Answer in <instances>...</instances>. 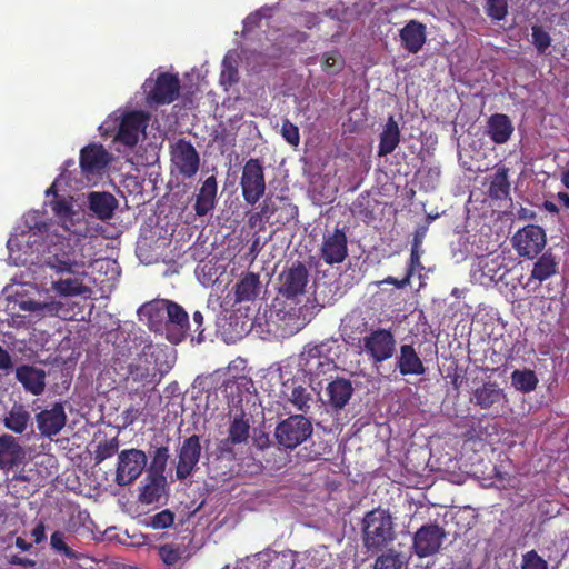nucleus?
I'll list each match as a JSON object with an SVG mask.
<instances>
[{
  "instance_id": "obj_1",
  "label": "nucleus",
  "mask_w": 569,
  "mask_h": 569,
  "mask_svg": "<svg viewBox=\"0 0 569 569\" xmlns=\"http://www.w3.org/2000/svg\"><path fill=\"white\" fill-rule=\"evenodd\" d=\"M396 539L392 517L381 508L366 512L362 519V541L368 551L381 550Z\"/></svg>"
},
{
  "instance_id": "obj_2",
  "label": "nucleus",
  "mask_w": 569,
  "mask_h": 569,
  "mask_svg": "<svg viewBox=\"0 0 569 569\" xmlns=\"http://www.w3.org/2000/svg\"><path fill=\"white\" fill-rule=\"evenodd\" d=\"M147 311L150 318L167 316L164 330L171 343L178 345L187 337L190 330L189 316L177 302L162 300L154 306H149Z\"/></svg>"
},
{
  "instance_id": "obj_3",
  "label": "nucleus",
  "mask_w": 569,
  "mask_h": 569,
  "mask_svg": "<svg viewBox=\"0 0 569 569\" xmlns=\"http://www.w3.org/2000/svg\"><path fill=\"white\" fill-rule=\"evenodd\" d=\"M154 346L151 342L146 343L138 355L137 362L129 365V375L133 382L141 383V388H131L130 396H146L153 390L159 379L157 362L154 359Z\"/></svg>"
},
{
  "instance_id": "obj_4",
  "label": "nucleus",
  "mask_w": 569,
  "mask_h": 569,
  "mask_svg": "<svg viewBox=\"0 0 569 569\" xmlns=\"http://www.w3.org/2000/svg\"><path fill=\"white\" fill-rule=\"evenodd\" d=\"M358 347L377 366L395 356L397 340L391 329L377 328L359 339Z\"/></svg>"
},
{
  "instance_id": "obj_5",
  "label": "nucleus",
  "mask_w": 569,
  "mask_h": 569,
  "mask_svg": "<svg viewBox=\"0 0 569 569\" xmlns=\"http://www.w3.org/2000/svg\"><path fill=\"white\" fill-rule=\"evenodd\" d=\"M312 431V423L308 418L292 415L277 425L274 437L280 446L292 450L305 442Z\"/></svg>"
},
{
  "instance_id": "obj_6",
  "label": "nucleus",
  "mask_w": 569,
  "mask_h": 569,
  "mask_svg": "<svg viewBox=\"0 0 569 569\" xmlns=\"http://www.w3.org/2000/svg\"><path fill=\"white\" fill-rule=\"evenodd\" d=\"M240 187L243 200L250 206L256 204L263 197L266 179L260 159L250 158L246 161L240 178Z\"/></svg>"
},
{
  "instance_id": "obj_7",
  "label": "nucleus",
  "mask_w": 569,
  "mask_h": 569,
  "mask_svg": "<svg viewBox=\"0 0 569 569\" xmlns=\"http://www.w3.org/2000/svg\"><path fill=\"white\" fill-rule=\"evenodd\" d=\"M511 242L520 257L532 260L543 252L547 234L540 226L527 224L513 234Z\"/></svg>"
},
{
  "instance_id": "obj_8",
  "label": "nucleus",
  "mask_w": 569,
  "mask_h": 569,
  "mask_svg": "<svg viewBox=\"0 0 569 569\" xmlns=\"http://www.w3.org/2000/svg\"><path fill=\"white\" fill-rule=\"evenodd\" d=\"M147 92V100L156 104H169L180 93V80L177 74L161 72L154 81L147 80L143 84Z\"/></svg>"
},
{
  "instance_id": "obj_9",
  "label": "nucleus",
  "mask_w": 569,
  "mask_h": 569,
  "mask_svg": "<svg viewBox=\"0 0 569 569\" xmlns=\"http://www.w3.org/2000/svg\"><path fill=\"white\" fill-rule=\"evenodd\" d=\"M46 264L58 273L77 274L78 269L83 268V262L76 258L73 247L69 241L61 239L48 246V252L44 260Z\"/></svg>"
},
{
  "instance_id": "obj_10",
  "label": "nucleus",
  "mask_w": 569,
  "mask_h": 569,
  "mask_svg": "<svg viewBox=\"0 0 569 569\" xmlns=\"http://www.w3.org/2000/svg\"><path fill=\"white\" fill-rule=\"evenodd\" d=\"M147 466V455L140 449H124L118 455L116 482L128 486L138 479Z\"/></svg>"
},
{
  "instance_id": "obj_11",
  "label": "nucleus",
  "mask_w": 569,
  "mask_h": 569,
  "mask_svg": "<svg viewBox=\"0 0 569 569\" xmlns=\"http://www.w3.org/2000/svg\"><path fill=\"white\" fill-rule=\"evenodd\" d=\"M327 342L308 345L300 355L302 370L311 377H320L336 368L335 361L329 356Z\"/></svg>"
},
{
  "instance_id": "obj_12",
  "label": "nucleus",
  "mask_w": 569,
  "mask_h": 569,
  "mask_svg": "<svg viewBox=\"0 0 569 569\" xmlns=\"http://www.w3.org/2000/svg\"><path fill=\"white\" fill-rule=\"evenodd\" d=\"M170 157L172 167L183 178L190 179L198 172L200 156L193 144L184 138L171 144Z\"/></svg>"
},
{
  "instance_id": "obj_13",
  "label": "nucleus",
  "mask_w": 569,
  "mask_h": 569,
  "mask_svg": "<svg viewBox=\"0 0 569 569\" xmlns=\"http://www.w3.org/2000/svg\"><path fill=\"white\" fill-rule=\"evenodd\" d=\"M446 537V530L439 525H423L413 535V551L419 558L433 556L441 549Z\"/></svg>"
},
{
  "instance_id": "obj_14",
  "label": "nucleus",
  "mask_w": 569,
  "mask_h": 569,
  "mask_svg": "<svg viewBox=\"0 0 569 569\" xmlns=\"http://www.w3.org/2000/svg\"><path fill=\"white\" fill-rule=\"evenodd\" d=\"M201 457L200 438L192 435L186 438L178 452L176 476L179 480H186L192 475Z\"/></svg>"
},
{
  "instance_id": "obj_15",
  "label": "nucleus",
  "mask_w": 569,
  "mask_h": 569,
  "mask_svg": "<svg viewBox=\"0 0 569 569\" xmlns=\"http://www.w3.org/2000/svg\"><path fill=\"white\" fill-rule=\"evenodd\" d=\"M308 276L306 266L300 261L295 262L280 274L279 292L287 299L302 295L308 283Z\"/></svg>"
},
{
  "instance_id": "obj_16",
  "label": "nucleus",
  "mask_w": 569,
  "mask_h": 569,
  "mask_svg": "<svg viewBox=\"0 0 569 569\" xmlns=\"http://www.w3.org/2000/svg\"><path fill=\"white\" fill-rule=\"evenodd\" d=\"M110 161L111 157L102 144L91 143L80 151L79 166L86 177L100 174Z\"/></svg>"
},
{
  "instance_id": "obj_17",
  "label": "nucleus",
  "mask_w": 569,
  "mask_h": 569,
  "mask_svg": "<svg viewBox=\"0 0 569 569\" xmlns=\"http://www.w3.org/2000/svg\"><path fill=\"white\" fill-rule=\"evenodd\" d=\"M147 116L142 111H131L123 114L116 140L132 148L138 143L139 136L147 126Z\"/></svg>"
},
{
  "instance_id": "obj_18",
  "label": "nucleus",
  "mask_w": 569,
  "mask_h": 569,
  "mask_svg": "<svg viewBox=\"0 0 569 569\" xmlns=\"http://www.w3.org/2000/svg\"><path fill=\"white\" fill-rule=\"evenodd\" d=\"M320 252L327 264L341 263L348 256V241L345 231L336 228L332 233L325 236Z\"/></svg>"
},
{
  "instance_id": "obj_19",
  "label": "nucleus",
  "mask_w": 569,
  "mask_h": 569,
  "mask_svg": "<svg viewBox=\"0 0 569 569\" xmlns=\"http://www.w3.org/2000/svg\"><path fill=\"white\" fill-rule=\"evenodd\" d=\"M535 259L526 286L535 282L536 287H539L559 272V260L551 249L546 250Z\"/></svg>"
},
{
  "instance_id": "obj_20",
  "label": "nucleus",
  "mask_w": 569,
  "mask_h": 569,
  "mask_svg": "<svg viewBox=\"0 0 569 569\" xmlns=\"http://www.w3.org/2000/svg\"><path fill=\"white\" fill-rule=\"evenodd\" d=\"M36 420L41 435L52 437L58 435L64 427L67 416L63 406L57 402L51 409H46L37 413Z\"/></svg>"
},
{
  "instance_id": "obj_21",
  "label": "nucleus",
  "mask_w": 569,
  "mask_h": 569,
  "mask_svg": "<svg viewBox=\"0 0 569 569\" xmlns=\"http://www.w3.org/2000/svg\"><path fill=\"white\" fill-rule=\"evenodd\" d=\"M396 368L401 376H422L427 368L413 345L403 343L396 356Z\"/></svg>"
},
{
  "instance_id": "obj_22",
  "label": "nucleus",
  "mask_w": 569,
  "mask_h": 569,
  "mask_svg": "<svg viewBox=\"0 0 569 569\" xmlns=\"http://www.w3.org/2000/svg\"><path fill=\"white\" fill-rule=\"evenodd\" d=\"M399 37L409 53H418L427 41V27L418 20H410L400 29Z\"/></svg>"
},
{
  "instance_id": "obj_23",
  "label": "nucleus",
  "mask_w": 569,
  "mask_h": 569,
  "mask_svg": "<svg viewBox=\"0 0 569 569\" xmlns=\"http://www.w3.org/2000/svg\"><path fill=\"white\" fill-rule=\"evenodd\" d=\"M218 181L214 174L208 177L201 184L193 204L198 217L207 216L217 204Z\"/></svg>"
},
{
  "instance_id": "obj_24",
  "label": "nucleus",
  "mask_w": 569,
  "mask_h": 569,
  "mask_svg": "<svg viewBox=\"0 0 569 569\" xmlns=\"http://www.w3.org/2000/svg\"><path fill=\"white\" fill-rule=\"evenodd\" d=\"M16 379L26 391L39 396L46 388V372L43 369L30 365H21L16 369Z\"/></svg>"
},
{
  "instance_id": "obj_25",
  "label": "nucleus",
  "mask_w": 569,
  "mask_h": 569,
  "mask_svg": "<svg viewBox=\"0 0 569 569\" xmlns=\"http://www.w3.org/2000/svg\"><path fill=\"white\" fill-rule=\"evenodd\" d=\"M328 403L336 410H341L349 402L353 387L349 379L336 378L330 381L326 388Z\"/></svg>"
},
{
  "instance_id": "obj_26",
  "label": "nucleus",
  "mask_w": 569,
  "mask_h": 569,
  "mask_svg": "<svg viewBox=\"0 0 569 569\" xmlns=\"http://www.w3.org/2000/svg\"><path fill=\"white\" fill-rule=\"evenodd\" d=\"M471 400L481 409H490L492 406L506 399L503 389L495 381L483 382L482 386L473 390Z\"/></svg>"
},
{
  "instance_id": "obj_27",
  "label": "nucleus",
  "mask_w": 569,
  "mask_h": 569,
  "mask_svg": "<svg viewBox=\"0 0 569 569\" xmlns=\"http://www.w3.org/2000/svg\"><path fill=\"white\" fill-rule=\"evenodd\" d=\"M24 458V451L12 436L0 437V469L10 470Z\"/></svg>"
},
{
  "instance_id": "obj_28",
  "label": "nucleus",
  "mask_w": 569,
  "mask_h": 569,
  "mask_svg": "<svg viewBox=\"0 0 569 569\" xmlns=\"http://www.w3.org/2000/svg\"><path fill=\"white\" fill-rule=\"evenodd\" d=\"M487 132L496 144H503L513 133V124L507 114L495 113L488 119Z\"/></svg>"
},
{
  "instance_id": "obj_29",
  "label": "nucleus",
  "mask_w": 569,
  "mask_h": 569,
  "mask_svg": "<svg viewBox=\"0 0 569 569\" xmlns=\"http://www.w3.org/2000/svg\"><path fill=\"white\" fill-rule=\"evenodd\" d=\"M401 132L393 116H389L387 122L380 133L378 156L386 157L392 153L399 146Z\"/></svg>"
},
{
  "instance_id": "obj_30",
  "label": "nucleus",
  "mask_w": 569,
  "mask_h": 569,
  "mask_svg": "<svg viewBox=\"0 0 569 569\" xmlns=\"http://www.w3.org/2000/svg\"><path fill=\"white\" fill-rule=\"evenodd\" d=\"M261 292L260 277L253 272L244 273L234 286L236 301H252Z\"/></svg>"
},
{
  "instance_id": "obj_31",
  "label": "nucleus",
  "mask_w": 569,
  "mask_h": 569,
  "mask_svg": "<svg viewBox=\"0 0 569 569\" xmlns=\"http://www.w3.org/2000/svg\"><path fill=\"white\" fill-rule=\"evenodd\" d=\"M117 204V199L109 192H91L89 194V209L101 220L110 219Z\"/></svg>"
},
{
  "instance_id": "obj_32",
  "label": "nucleus",
  "mask_w": 569,
  "mask_h": 569,
  "mask_svg": "<svg viewBox=\"0 0 569 569\" xmlns=\"http://www.w3.org/2000/svg\"><path fill=\"white\" fill-rule=\"evenodd\" d=\"M80 276H84V272L80 273L78 271L74 277H68L53 281L52 290L62 297H76L90 293V288L83 283Z\"/></svg>"
},
{
  "instance_id": "obj_33",
  "label": "nucleus",
  "mask_w": 569,
  "mask_h": 569,
  "mask_svg": "<svg viewBox=\"0 0 569 569\" xmlns=\"http://www.w3.org/2000/svg\"><path fill=\"white\" fill-rule=\"evenodd\" d=\"M509 169L507 167H499L495 174L491 177V181L488 189V194L493 200H506L510 197V182H509Z\"/></svg>"
},
{
  "instance_id": "obj_34",
  "label": "nucleus",
  "mask_w": 569,
  "mask_h": 569,
  "mask_svg": "<svg viewBox=\"0 0 569 569\" xmlns=\"http://www.w3.org/2000/svg\"><path fill=\"white\" fill-rule=\"evenodd\" d=\"M249 431V419L246 417L244 411L240 409L239 412H236L229 425L228 437H230V441H236L238 445H242L248 441Z\"/></svg>"
},
{
  "instance_id": "obj_35",
  "label": "nucleus",
  "mask_w": 569,
  "mask_h": 569,
  "mask_svg": "<svg viewBox=\"0 0 569 569\" xmlns=\"http://www.w3.org/2000/svg\"><path fill=\"white\" fill-rule=\"evenodd\" d=\"M420 258H421L420 249L411 248L410 259H409V263L407 267L406 276L400 280L392 276H388L387 278H385L381 281V283L393 284L400 289L410 284L411 278L415 274V272L423 269Z\"/></svg>"
},
{
  "instance_id": "obj_36",
  "label": "nucleus",
  "mask_w": 569,
  "mask_h": 569,
  "mask_svg": "<svg viewBox=\"0 0 569 569\" xmlns=\"http://www.w3.org/2000/svg\"><path fill=\"white\" fill-rule=\"evenodd\" d=\"M29 421L30 413L22 405H14L3 420L6 428L16 433H23Z\"/></svg>"
},
{
  "instance_id": "obj_37",
  "label": "nucleus",
  "mask_w": 569,
  "mask_h": 569,
  "mask_svg": "<svg viewBox=\"0 0 569 569\" xmlns=\"http://www.w3.org/2000/svg\"><path fill=\"white\" fill-rule=\"evenodd\" d=\"M149 482L146 483L139 493V500L142 503L151 505L158 502L162 496L166 479L164 477H156L149 475Z\"/></svg>"
},
{
  "instance_id": "obj_38",
  "label": "nucleus",
  "mask_w": 569,
  "mask_h": 569,
  "mask_svg": "<svg viewBox=\"0 0 569 569\" xmlns=\"http://www.w3.org/2000/svg\"><path fill=\"white\" fill-rule=\"evenodd\" d=\"M342 330L347 341L353 343L356 339H360L358 336L368 333V321L360 313H351L346 317Z\"/></svg>"
},
{
  "instance_id": "obj_39",
  "label": "nucleus",
  "mask_w": 569,
  "mask_h": 569,
  "mask_svg": "<svg viewBox=\"0 0 569 569\" xmlns=\"http://www.w3.org/2000/svg\"><path fill=\"white\" fill-rule=\"evenodd\" d=\"M538 378L533 370L525 369V370H515L511 373V383L512 386L523 392L528 393L533 391L538 386Z\"/></svg>"
},
{
  "instance_id": "obj_40",
  "label": "nucleus",
  "mask_w": 569,
  "mask_h": 569,
  "mask_svg": "<svg viewBox=\"0 0 569 569\" xmlns=\"http://www.w3.org/2000/svg\"><path fill=\"white\" fill-rule=\"evenodd\" d=\"M501 269L502 259L500 257L490 258L487 256L479 260V272L482 280L487 279L490 282L500 280L502 278Z\"/></svg>"
},
{
  "instance_id": "obj_41",
  "label": "nucleus",
  "mask_w": 569,
  "mask_h": 569,
  "mask_svg": "<svg viewBox=\"0 0 569 569\" xmlns=\"http://www.w3.org/2000/svg\"><path fill=\"white\" fill-rule=\"evenodd\" d=\"M287 400L298 411L307 413L310 409V402L312 400L311 393L301 385L293 386L290 393L287 395Z\"/></svg>"
},
{
  "instance_id": "obj_42",
  "label": "nucleus",
  "mask_w": 569,
  "mask_h": 569,
  "mask_svg": "<svg viewBox=\"0 0 569 569\" xmlns=\"http://www.w3.org/2000/svg\"><path fill=\"white\" fill-rule=\"evenodd\" d=\"M321 67L327 74L336 76L343 69L345 59L339 50L335 49L322 54Z\"/></svg>"
},
{
  "instance_id": "obj_43",
  "label": "nucleus",
  "mask_w": 569,
  "mask_h": 569,
  "mask_svg": "<svg viewBox=\"0 0 569 569\" xmlns=\"http://www.w3.org/2000/svg\"><path fill=\"white\" fill-rule=\"evenodd\" d=\"M119 450V439L118 437H113L111 439H106L100 441L94 450L93 460L96 465L101 463L108 458L113 457Z\"/></svg>"
},
{
  "instance_id": "obj_44",
  "label": "nucleus",
  "mask_w": 569,
  "mask_h": 569,
  "mask_svg": "<svg viewBox=\"0 0 569 569\" xmlns=\"http://www.w3.org/2000/svg\"><path fill=\"white\" fill-rule=\"evenodd\" d=\"M403 560L401 553L395 549L381 553L373 563V569H401Z\"/></svg>"
},
{
  "instance_id": "obj_45",
  "label": "nucleus",
  "mask_w": 569,
  "mask_h": 569,
  "mask_svg": "<svg viewBox=\"0 0 569 569\" xmlns=\"http://www.w3.org/2000/svg\"><path fill=\"white\" fill-rule=\"evenodd\" d=\"M169 459V449L168 447H159L156 449L152 460L149 467V475L156 477H163V472L167 467V462Z\"/></svg>"
},
{
  "instance_id": "obj_46",
  "label": "nucleus",
  "mask_w": 569,
  "mask_h": 569,
  "mask_svg": "<svg viewBox=\"0 0 569 569\" xmlns=\"http://www.w3.org/2000/svg\"><path fill=\"white\" fill-rule=\"evenodd\" d=\"M50 546L70 560L79 559V555L66 543V533L62 531L57 530L51 535Z\"/></svg>"
},
{
  "instance_id": "obj_47",
  "label": "nucleus",
  "mask_w": 569,
  "mask_h": 569,
  "mask_svg": "<svg viewBox=\"0 0 569 569\" xmlns=\"http://www.w3.org/2000/svg\"><path fill=\"white\" fill-rule=\"evenodd\" d=\"M51 209L56 217L61 221H67L71 219L73 214L72 202L66 198H57L50 202Z\"/></svg>"
},
{
  "instance_id": "obj_48",
  "label": "nucleus",
  "mask_w": 569,
  "mask_h": 569,
  "mask_svg": "<svg viewBox=\"0 0 569 569\" xmlns=\"http://www.w3.org/2000/svg\"><path fill=\"white\" fill-rule=\"evenodd\" d=\"M532 44L539 53H545L551 44V37L541 26H532Z\"/></svg>"
},
{
  "instance_id": "obj_49",
  "label": "nucleus",
  "mask_w": 569,
  "mask_h": 569,
  "mask_svg": "<svg viewBox=\"0 0 569 569\" xmlns=\"http://www.w3.org/2000/svg\"><path fill=\"white\" fill-rule=\"evenodd\" d=\"M159 556L167 566H174L180 561L182 551L178 546L167 543L159 548Z\"/></svg>"
},
{
  "instance_id": "obj_50",
  "label": "nucleus",
  "mask_w": 569,
  "mask_h": 569,
  "mask_svg": "<svg viewBox=\"0 0 569 569\" xmlns=\"http://www.w3.org/2000/svg\"><path fill=\"white\" fill-rule=\"evenodd\" d=\"M486 12L496 21H501L508 13V4L506 0H486Z\"/></svg>"
},
{
  "instance_id": "obj_51",
  "label": "nucleus",
  "mask_w": 569,
  "mask_h": 569,
  "mask_svg": "<svg viewBox=\"0 0 569 569\" xmlns=\"http://www.w3.org/2000/svg\"><path fill=\"white\" fill-rule=\"evenodd\" d=\"M281 136L292 147H298L300 143L299 128L289 119L282 121Z\"/></svg>"
},
{
  "instance_id": "obj_52",
  "label": "nucleus",
  "mask_w": 569,
  "mask_h": 569,
  "mask_svg": "<svg viewBox=\"0 0 569 569\" xmlns=\"http://www.w3.org/2000/svg\"><path fill=\"white\" fill-rule=\"evenodd\" d=\"M521 569H548V562L536 550H530L522 556Z\"/></svg>"
},
{
  "instance_id": "obj_53",
  "label": "nucleus",
  "mask_w": 569,
  "mask_h": 569,
  "mask_svg": "<svg viewBox=\"0 0 569 569\" xmlns=\"http://www.w3.org/2000/svg\"><path fill=\"white\" fill-rule=\"evenodd\" d=\"M26 227L28 228L29 232H31L34 236H41L48 232L49 224L44 221L40 220V217L38 212L29 213L26 219Z\"/></svg>"
},
{
  "instance_id": "obj_54",
  "label": "nucleus",
  "mask_w": 569,
  "mask_h": 569,
  "mask_svg": "<svg viewBox=\"0 0 569 569\" xmlns=\"http://www.w3.org/2000/svg\"><path fill=\"white\" fill-rule=\"evenodd\" d=\"M173 521L174 515L170 510L166 509L150 517L149 523L153 529H167L173 523Z\"/></svg>"
},
{
  "instance_id": "obj_55",
  "label": "nucleus",
  "mask_w": 569,
  "mask_h": 569,
  "mask_svg": "<svg viewBox=\"0 0 569 569\" xmlns=\"http://www.w3.org/2000/svg\"><path fill=\"white\" fill-rule=\"evenodd\" d=\"M220 83L226 87L236 83L238 81V69L227 59H223Z\"/></svg>"
},
{
  "instance_id": "obj_56",
  "label": "nucleus",
  "mask_w": 569,
  "mask_h": 569,
  "mask_svg": "<svg viewBox=\"0 0 569 569\" xmlns=\"http://www.w3.org/2000/svg\"><path fill=\"white\" fill-rule=\"evenodd\" d=\"M238 443L236 441H230V437H227L220 440L217 445L216 451L218 458L232 460L236 457L234 446Z\"/></svg>"
},
{
  "instance_id": "obj_57",
  "label": "nucleus",
  "mask_w": 569,
  "mask_h": 569,
  "mask_svg": "<svg viewBox=\"0 0 569 569\" xmlns=\"http://www.w3.org/2000/svg\"><path fill=\"white\" fill-rule=\"evenodd\" d=\"M295 21L299 27L310 30L319 24V17L316 13L303 12L297 14Z\"/></svg>"
},
{
  "instance_id": "obj_58",
  "label": "nucleus",
  "mask_w": 569,
  "mask_h": 569,
  "mask_svg": "<svg viewBox=\"0 0 569 569\" xmlns=\"http://www.w3.org/2000/svg\"><path fill=\"white\" fill-rule=\"evenodd\" d=\"M29 303L32 306L31 308H29L30 310H42V311L48 312L50 315L58 313V311L61 308V303L60 302H49V303L40 305V303H36V302L30 301Z\"/></svg>"
},
{
  "instance_id": "obj_59",
  "label": "nucleus",
  "mask_w": 569,
  "mask_h": 569,
  "mask_svg": "<svg viewBox=\"0 0 569 569\" xmlns=\"http://www.w3.org/2000/svg\"><path fill=\"white\" fill-rule=\"evenodd\" d=\"M192 320H193V323L196 325L194 331L198 332V336L196 337L197 342L201 343L202 341H204V337H203L204 330L202 329V325H203L202 313L200 311H194L193 316H192Z\"/></svg>"
},
{
  "instance_id": "obj_60",
  "label": "nucleus",
  "mask_w": 569,
  "mask_h": 569,
  "mask_svg": "<svg viewBox=\"0 0 569 569\" xmlns=\"http://www.w3.org/2000/svg\"><path fill=\"white\" fill-rule=\"evenodd\" d=\"M141 411L134 407H129L122 412V420L124 426L132 425L136 420H138Z\"/></svg>"
},
{
  "instance_id": "obj_61",
  "label": "nucleus",
  "mask_w": 569,
  "mask_h": 569,
  "mask_svg": "<svg viewBox=\"0 0 569 569\" xmlns=\"http://www.w3.org/2000/svg\"><path fill=\"white\" fill-rule=\"evenodd\" d=\"M31 536L36 543H40L46 539V528L42 522H39L31 531Z\"/></svg>"
},
{
  "instance_id": "obj_62",
  "label": "nucleus",
  "mask_w": 569,
  "mask_h": 569,
  "mask_svg": "<svg viewBox=\"0 0 569 569\" xmlns=\"http://www.w3.org/2000/svg\"><path fill=\"white\" fill-rule=\"evenodd\" d=\"M12 359L9 352L0 346V369L8 370L12 368Z\"/></svg>"
},
{
  "instance_id": "obj_63",
  "label": "nucleus",
  "mask_w": 569,
  "mask_h": 569,
  "mask_svg": "<svg viewBox=\"0 0 569 569\" xmlns=\"http://www.w3.org/2000/svg\"><path fill=\"white\" fill-rule=\"evenodd\" d=\"M261 17L259 13H251L243 20V29L250 31L259 24Z\"/></svg>"
},
{
  "instance_id": "obj_64",
  "label": "nucleus",
  "mask_w": 569,
  "mask_h": 569,
  "mask_svg": "<svg viewBox=\"0 0 569 569\" xmlns=\"http://www.w3.org/2000/svg\"><path fill=\"white\" fill-rule=\"evenodd\" d=\"M287 37L298 43L306 42L308 39V34L306 32L296 29H288Z\"/></svg>"
}]
</instances>
